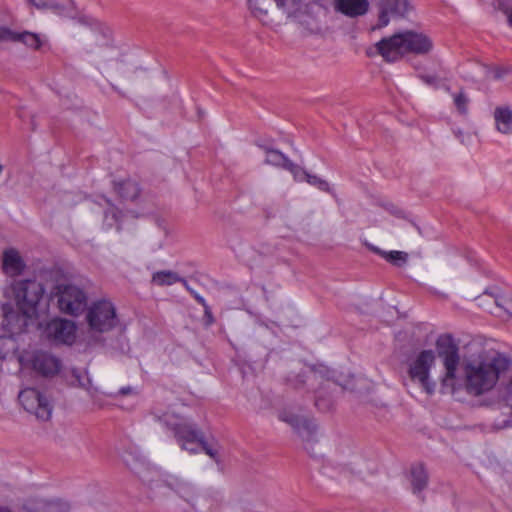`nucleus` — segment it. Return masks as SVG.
Masks as SVG:
<instances>
[{
	"label": "nucleus",
	"mask_w": 512,
	"mask_h": 512,
	"mask_svg": "<svg viewBox=\"0 0 512 512\" xmlns=\"http://www.w3.org/2000/svg\"><path fill=\"white\" fill-rule=\"evenodd\" d=\"M12 291L20 313H5L3 324L12 333H19L28 325V319L37 315L45 289L40 282L27 279L15 281L12 284Z\"/></svg>",
	"instance_id": "2"
},
{
	"label": "nucleus",
	"mask_w": 512,
	"mask_h": 512,
	"mask_svg": "<svg viewBox=\"0 0 512 512\" xmlns=\"http://www.w3.org/2000/svg\"><path fill=\"white\" fill-rule=\"evenodd\" d=\"M134 393H136L135 388H133L131 386L122 387L118 391V394L122 395V396H126V395H129V394H134Z\"/></svg>",
	"instance_id": "37"
},
{
	"label": "nucleus",
	"mask_w": 512,
	"mask_h": 512,
	"mask_svg": "<svg viewBox=\"0 0 512 512\" xmlns=\"http://www.w3.org/2000/svg\"><path fill=\"white\" fill-rule=\"evenodd\" d=\"M15 350V341L11 337L0 336V358H5Z\"/></svg>",
	"instance_id": "32"
},
{
	"label": "nucleus",
	"mask_w": 512,
	"mask_h": 512,
	"mask_svg": "<svg viewBox=\"0 0 512 512\" xmlns=\"http://www.w3.org/2000/svg\"><path fill=\"white\" fill-rule=\"evenodd\" d=\"M427 481L428 475L423 465H414L411 468V484L413 487V491L415 493L422 491L426 487Z\"/></svg>",
	"instance_id": "25"
},
{
	"label": "nucleus",
	"mask_w": 512,
	"mask_h": 512,
	"mask_svg": "<svg viewBox=\"0 0 512 512\" xmlns=\"http://www.w3.org/2000/svg\"><path fill=\"white\" fill-rule=\"evenodd\" d=\"M420 79L429 86H432L434 88L439 87V78L436 75L423 74L420 75Z\"/></svg>",
	"instance_id": "35"
},
{
	"label": "nucleus",
	"mask_w": 512,
	"mask_h": 512,
	"mask_svg": "<svg viewBox=\"0 0 512 512\" xmlns=\"http://www.w3.org/2000/svg\"><path fill=\"white\" fill-rule=\"evenodd\" d=\"M252 14L264 25L273 26L279 23V17L270 8L275 0H248Z\"/></svg>",
	"instance_id": "16"
},
{
	"label": "nucleus",
	"mask_w": 512,
	"mask_h": 512,
	"mask_svg": "<svg viewBox=\"0 0 512 512\" xmlns=\"http://www.w3.org/2000/svg\"><path fill=\"white\" fill-rule=\"evenodd\" d=\"M0 512H10V511L5 510V509H0Z\"/></svg>",
	"instance_id": "43"
},
{
	"label": "nucleus",
	"mask_w": 512,
	"mask_h": 512,
	"mask_svg": "<svg viewBox=\"0 0 512 512\" xmlns=\"http://www.w3.org/2000/svg\"><path fill=\"white\" fill-rule=\"evenodd\" d=\"M31 362L33 370L44 377H52L56 375L62 367V363L59 358L44 351L36 352L33 355Z\"/></svg>",
	"instance_id": "15"
},
{
	"label": "nucleus",
	"mask_w": 512,
	"mask_h": 512,
	"mask_svg": "<svg viewBox=\"0 0 512 512\" xmlns=\"http://www.w3.org/2000/svg\"><path fill=\"white\" fill-rule=\"evenodd\" d=\"M104 201L108 205L104 215L105 222L109 227H111L119 222L120 212L110 203L108 199L104 198Z\"/></svg>",
	"instance_id": "29"
},
{
	"label": "nucleus",
	"mask_w": 512,
	"mask_h": 512,
	"mask_svg": "<svg viewBox=\"0 0 512 512\" xmlns=\"http://www.w3.org/2000/svg\"><path fill=\"white\" fill-rule=\"evenodd\" d=\"M57 298L60 311L71 316L80 315L87 307V296L76 285H58Z\"/></svg>",
	"instance_id": "9"
},
{
	"label": "nucleus",
	"mask_w": 512,
	"mask_h": 512,
	"mask_svg": "<svg viewBox=\"0 0 512 512\" xmlns=\"http://www.w3.org/2000/svg\"><path fill=\"white\" fill-rule=\"evenodd\" d=\"M263 150L266 153L265 163L268 165H273L276 167H280L285 169L288 167V164L291 163V160L284 155L281 151L276 149H271L269 147L263 146Z\"/></svg>",
	"instance_id": "24"
},
{
	"label": "nucleus",
	"mask_w": 512,
	"mask_h": 512,
	"mask_svg": "<svg viewBox=\"0 0 512 512\" xmlns=\"http://www.w3.org/2000/svg\"><path fill=\"white\" fill-rule=\"evenodd\" d=\"M436 348L444 366L441 378L443 393H454L463 387L469 395L480 396L492 390L500 375L510 366V360L502 354L491 357L479 356L465 360L462 364L463 377H458L459 348L452 336L440 335L436 340Z\"/></svg>",
	"instance_id": "1"
},
{
	"label": "nucleus",
	"mask_w": 512,
	"mask_h": 512,
	"mask_svg": "<svg viewBox=\"0 0 512 512\" xmlns=\"http://www.w3.org/2000/svg\"><path fill=\"white\" fill-rule=\"evenodd\" d=\"M76 330L73 321L56 318L47 324L45 332L47 337L54 342L71 345L76 339Z\"/></svg>",
	"instance_id": "11"
},
{
	"label": "nucleus",
	"mask_w": 512,
	"mask_h": 512,
	"mask_svg": "<svg viewBox=\"0 0 512 512\" xmlns=\"http://www.w3.org/2000/svg\"><path fill=\"white\" fill-rule=\"evenodd\" d=\"M503 73L500 71V70H496L494 72V78L495 79H500L502 77Z\"/></svg>",
	"instance_id": "39"
},
{
	"label": "nucleus",
	"mask_w": 512,
	"mask_h": 512,
	"mask_svg": "<svg viewBox=\"0 0 512 512\" xmlns=\"http://www.w3.org/2000/svg\"><path fill=\"white\" fill-rule=\"evenodd\" d=\"M370 249L380 255L381 257H383L385 260H387L388 262L392 263L393 265H396V266H402L404 264H406L407 260H408V254L406 252H403V251H384L376 246H370Z\"/></svg>",
	"instance_id": "26"
},
{
	"label": "nucleus",
	"mask_w": 512,
	"mask_h": 512,
	"mask_svg": "<svg viewBox=\"0 0 512 512\" xmlns=\"http://www.w3.org/2000/svg\"><path fill=\"white\" fill-rule=\"evenodd\" d=\"M26 267V264L20 253L14 248H8L2 254V269L9 277L20 275Z\"/></svg>",
	"instance_id": "17"
},
{
	"label": "nucleus",
	"mask_w": 512,
	"mask_h": 512,
	"mask_svg": "<svg viewBox=\"0 0 512 512\" xmlns=\"http://www.w3.org/2000/svg\"><path fill=\"white\" fill-rule=\"evenodd\" d=\"M277 10L287 18L298 17L305 10L302 0H275Z\"/></svg>",
	"instance_id": "21"
},
{
	"label": "nucleus",
	"mask_w": 512,
	"mask_h": 512,
	"mask_svg": "<svg viewBox=\"0 0 512 512\" xmlns=\"http://www.w3.org/2000/svg\"><path fill=\"white\" fill-rule=\"evenodd\" d=\"M220 445L215 440H206L204 437L199 443V451H204L211 459L219 462Z\"/></svg>",
	"instance_id": "28"
},
{
	"label": "nucleus",
	"mask_w": 512,
	"mask_h": 512,
	"mask_svg": "<svg viewBox=\"0 0 512 512\" xmlns=\"http://www.w3.org/2000/svg\"><path fill=\"white\" fill-rule=\"evenodd\" d=\"M306 182H308L312 186L317 187L321 191H324V192L330 191L329 183L326 180H324L316 175L309 174Z\"/></svg>",
	"instance_id": "34"
},
{
	"label": "nucleus",
	"mask_w": 512,
	"mask_h": 512,
	"mask_svg": "<svg viewBox=\"0 0 512 512\" xmlns=\"http://www.w3.org/2000/svg\"><path fill=\"white\" fill-rule=\"evenodd\" d=\"M331 373L332 372L324 366H319L318 368L305 367L302 368L298 374L291 373L288 376V381L295 389L303 388L306 383L308 384L309 388L312 389V382H315L320 378H327L328 380L333 379L338 385L342 386L343 388H348L346 385L342 384L338 379H334V377L331 376Z\"/></svg>",
	"instance_id": "10"
},
{
	"label": "nucleus",
	"mask_w": 512,
	"mask_h": 512,
	"mask_svg": "<svg viewBox=\"0 0 512 512\" xmlns=\"http://www.w3.org/2000/svg\"><path fill=\"white\" fill-rule=\"evenodd\" d=\"M436 353L431 349L422 350L410 362L408 374L413 382H416L420 387L429 395L435 391V382L431 381L429 372L431 367L435 364Z\"/></svg>",
	"instance_id": "7"
},
{
	"label": "nucleus",
	"mask_w": 512,
	"mask_h": 512,
	"mask_svg": "<svg viewBox=\"0 0 512 512\" xmlns=\"http://www.w3.org/2000/svg\"><path fill=\"white\" fill-rule=\"evenodd\" d=\"M185 286H186V288L191 292V294L194 296V298L197 300V302H198L199 304H201L203 307H206V306H207V303H206L205 299H204L202 296H200V295H199L198 293H196L195 291L191 290V289L188 287V285H187V284H186Z\"/></svg>",
	"instance_id": "36"
},
{
	"label": "nucleus",
	"mask_w": 512,
	"mask_h": 512,
	"mask_svg": "<svg viewBox=\"0 0 512 512\" xmlns=\"http://www.w3.org/2000/svg\"><path fill=\"white\" fill-rule=\"evenodd\" d=\"M0 41L21 42L28 48L38 50L44 45L46 40L40 34L29 31L17 32L7 27L0 26Z\"/></svg>",
	"instance_id": "13"
},
{
	"label": "nucleus",
	"mask_w": 512,
	"mask_h": 512,
	"mask_svg": "<svg viewBox=\"0 0 512 512\" xmlns=\"http://www.w3.org/2000/svg\"><path fill=\"white\" fill-rule=\"evenodd\" d=\"M279 419L289 424L305 441H311L316 433L315 423L309 419L300 417L290 411L283 410L279 412Z\"/></svg>",
	"instance_id": "14"
},
{
	"label": "nucleus",
	"mask_w": 512,
	"mask_h": 512,
	"mask_svg": "<svg viewBox=\"0 0 512 512\" xmlns=\"http://www.w3.org/2000/svg\"><path fill=\"white\" fill-rule=\"evenodd\" d=\"M18 399L22 407L36 419L48 421L53 412V403L46 392L27 387L19 392Z\"/></svg>",
	"instance_id": "5"
},
{
	"label": "nucleus",
	"mask_w": 512,
	"mask_h": 512,
	"mask_svg": "<svg viewBox=\"0 0 512 512\" xmlns=\"http://www.w3.org/2000/svg\"><path fill=\"white\" fill-rule=\"evenodd\" d=\"M141 467H142V464H139L138 466H135L132 469L135 471V473L141 475Z\"/></svg>",
	"instance_id": "40"
},
{
	"label": "nucleus",
	"mask_w": 512,
	"mask_h": 512,
	"mask_svg": "<svg viewBox=\"0 0 512 512\" xmlns=\"http://www.w3.org/2000/svg\"><path fill=\"white\" fill-rule=\"evenodd\" d=\"M153 416L157 422L173 432L182 450H186L191 454L199 452V443L202 441L204 434L194 423L188 422L183 417L168 411L154 410Z\"/></svg>",
	"instance_id": "4"
},
{
	"label": "nucleus",
	"mask_w": 512,
	"mask_h": 512,
	"mask_svg": "<svg viewBox=\"0 0 512 512\" xmlns=\"http://www.w3.org/2000/svg\"><path fill=\"white\" fill-rule=\"evenodd\" d=\"M508 22L512 27V8L508 12Z\"/></svg>",
	"instance_id": "41"
},
{
	"label": "nucleus",
	"mask_w": 512,
	"mask_h": 512,
	"mask_svg": "<svg viewBox=\"0 0 512 512\" xmlns=\"http://www.w3.org/2000/svg\"><path fill=\"white\" fill-rule=\"evenodd\" d=\"M78 23L85 29L84 37L89 52L93 51L92 44L95 42L96 46L102 48L104 51L110 52L112 55L117 54L116 49L110 45L111 33L107 26L86 16L80 17Z\"/></svg>",
	"instance_id": "8"
},
{
	"label": "nucleus",
	"mask_w": 512,
	"mask_h": 512,
	"mask_svg": "<svg viewBox=\"0 0 512 512\" xmlns=\"http://www.w3.org/2000/svg\"><path fill=\"white\" fill-rule=\"evenodd\" d=\"M115 189L117 193L125 200H135L140 193L138 183L130 179L116 183Z\"/></svg>",
	"instance_id": "23"
},
{
	"label": "nucleus",
	"mask_w": 512,
	"mask_h": 512,
	"mask_svg": "<svg viewBox=\"0 0 512 512\" xmlns=\"http://www.w3.org/2000/svg\"><path fill=\"white\" fill-rule=\"evenodd\" d=\"M334 8L345 16L355 18L367 13L369 2L367 0H334Z\"/></svg>",
	"instance_id": "18"
},
{
	"label": "nucleus",
	"mask_w": 512,
	"mask_h": 512,
	"mask_svg": "<svg viewBox=\"0 0 512 512\" xmlns=\"http://www.w3.org/2000/svg\"><path fill=\"white\" fill-rule=\"evenodd\" d=\"M286 170L291 172L294 176V179L299 182L307 181L308 176L310 174L306 170L301 168L300 166L294 164L292 161L290 164H288V167L286 168Z\"/></svg>",
	"instance_id": "33"
},
{
	"label": "nucleus",
	"mask_w": 512,
	"mask_h": 512,
	"mask_svg": "<svg viewBox=\"0 0 512 512\" xmlns=\"http://www.w3.org/2000/svg\"><path fill=\"white\" fill-rule=\"evenodd\" d=\"M495 127L504 135L512 134V109L509 106H497L493 113Z\"/></svg>",
	"instance_id": "19"
},
{
	"label": "nucleus",
	"mask_w": 512,
	"mask_h": 512,
	"mask_svg": "<svg viewBox=\"0 0 512 512\" xmlns=\"http://www.w3.org/2000/svg\"><path fill=\"white\" fill-rule=\"evenodd\" d=\"M70 374H71V378H70L71 385L80 387V388L88 391L89 393L92 392V389H93L92 381H91L86 370H80L77 368H73V369H71Z\"/></svg>",
	"instance_id": "27"
},
{
	"label": "nucleus",
	"mask_w": 512,
	"mask_h": 512,
	"mask_svg": "<svg viewBox=\"0 0 512 512\" xmlns=\"http://www.w3.org/2000/svg\"><path fill=\"white\" fill-rule=\"evenodd\" d=\"M454 105L460 114H466L468 111L469 99L462 91L453 94Z\"/></svg>",
	"instance_id": "30"
},
{
	"label": "nucleus",
	"mask_w": 512,
	"mask_h": 512,
	"mask_svg": "<svg viewBox=\"0 0 512 512\" xmlns=\"http://www.w3.org/2000/svg\"><path fill=\"white\" fill-rule=\"evenodd\" d=\"M66 504L59 501H50L43 504L36 512H67Z\"/></svg>",
	"instance_id": "31"
},
{
	"label": "nucleus",
	"mask_w": 512,
	"mask_h": 512,
	"mask_svg": "<svg viewBox=\"0 0 512 512\" xmlns=\"http://www.w3.org/2000/svg\"><path fill=\"white\" fill-rule=\"evenodd\" d=\"M378 28L385 27L390 22V17L403 18L412 9L409 0H380L379 2Z\"/></svg>",
	"instance_id": "12"
},
{
	"label": "nucleus",
	"mask_w": 512,
	"mask_h": 512,
	"mask_svg": "<svg viewBox=\"0 0 512 512\" xmlns=\"http://www.w3.org/2000/svg\"><path fill=\"white\" fill-rule=\"evenodd\" d=\"M177 282H182L184 285H186V280L171 270L157 271L153 273L151 278V283L156 286H170Z\"/></svg>",
	"instance_id": "22"
},
{
	"label": "nucleus",
	"mask_w": 512,
	"mask_h": 512,
	"mask_svg": "<svg viewBox=\"0 0 512 512\" xmlns=\"http://www.w3.org/2000/svg\"><path fill=\"white\" fill-rule=\"evenodd\" d=\"M86 319L92 333H106L116 327L118 318L114 305L107 300L93 303L88 309Z\"/></svg>",
	"instance_id": "6"
},
{
	"label": "nucleus",
	"mask_w": 512,
	"mask_h": 512,
	"mask_svg": "<svg viewBox=\"0 0 512 512\" xmlns=\"http://www.w3.org/2000/svg\"><path fill=\"white\" fill-rule=\"evenodd\" d=\"M434 47L432 39L416 30H404L385 37L374 46L376 53L387 62H395L406 54L427 55Z\"/></svg>",
	"instance_id": "3"
},
{
	"label": "nucleus",
	"mask_w": 512,
	"mask_h": 512,
	"mask_svg": "<svg viewBox=\"0 0 512 512\" xmlns=\"http://www.w3.org/2000/svg\"><path fill=\"white\" fill-rule=\"evenodd\" d=\"M39 9H51L60 15H70L74 9L73 0H28Z\"/></svg>",
	"instance_id": "20"
},
{
	"label": "nucleus",
	"mask_w": 512,
	"mask_h": 512,
	"mask_svg": "<svg viewBox=\"0 0 512 512\" xmlns=\"http://www.w3.org/2000/svg\"><path fill=\"white\" fill-rule=\"evenodd\" d=\"M204 311H205V316L208 318L209 322L212 323L214 319H213L211 310L208 305L206 307H204Z\"/></svg>",
	"instance_id": "38"
},
{
	"label": "nucleus",
	"mask_w": 512,
	"mask_h": 512,
	"mask_svg": "<svg viewBox=\"0 0 512 512\" xmlns=\"http://www.w3.org/2000/svg\"><path fill=\"white\" fill-rule=\"evenodd\" d=\"M315 404H316L317 406H320V400H319V398H317V399H316Z\"/></svg>",
	"instance_id": "42"
}]
</instances>
